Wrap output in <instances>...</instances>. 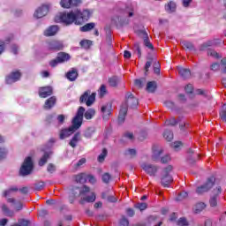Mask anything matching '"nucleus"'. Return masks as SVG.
<instances>
[{
  "instance_id": "obj_1",
  "label": "nucleus",
  "mask_w": 226,
  "mask_h": 226,
  "mask_svg": "<svg viewBox=\"0 0 226 226\" xmlns=\"http://www.w3.org/2000/svg\"><path fill=\"white\" fill-rule=\"evenodd\" d=\"M91 17V11L89 10H83L82 11L79 9L66 12H60L55 17V22L66 24V26H71V24H76V26H81L85 20H89Z\"/></svg>"
},
{
  "instance_id": "obj_2",
  "label": "nucleus",
  "mask_w": 226,
  "mask_h": 226,
  "mask_svg": "<svg viewBox=\"0 0 226 226\" xmlns=\"http://www.w3.org/2000/svg\"><path fill=\"white\" fill-rule=\"evenodd\" d=\"M90 192L91 189L87 187V185H83L82 187H73L70 191V204H73L77 197H79L81 199V204H84L85 202H94L96 200V195L94 194V192L90 193Z\"/></svg>"
},
{
  "instance_id": "obj_3",
  "label": "nucleus",
  "mask_w": 226,
  "mask_h": 226,
  "mask_svg": "<svg viewBox=\"0 0 226 226\" xmlns=\"http://www.w3.org/2000/svg\"><path fill=\"white\" fill-rule=\"evenodd\" d=\"M84 112H86V109L84 107H79L76 116L72 119V126H70L67 129H63L60 132V139L61 140H64V139H68L70 135H73L79 128L82 126V121H84Z\"/></svg>"
},
{
  "instance_id": "obj_4",
  "label": "nucleus",
  "mask_w": 226,
  "mask_h": 226,
  "mask_svg": "<svg viewBox=\"0 0 226 226\" xmlns=\"http://www.w3.org/2000/svg\"><path fill=\"white\" fill-rule=\"evenodd\" d=\"M125 17H133V11H130L128 8H122L119 11V15L112 19V22H114L116 26H124Z\"/></svg>"
},
{
  "instance_id": "obj_5",
  "label": "nucleus",
  "mask_w": 226,
  "mask_h": 226,
  "mask_svg": "<svg viewBox=\"0 0 226 226\" xmlns=\"http://www.w3.org/2000/svg\"><path fill=\"white\" fill-rule=\"evenodd\" d=\"M216 181V178L215 177H210L207 179L206 183H204L202 185L198 186L196 188V193L198 195H202L203 193H207V192H209L213 186H215V183Z\"/></svg>"
},
{
  "instance_id": "obj_6",
  "label": "nucleus",
  "mask_w": 226,
  "mask_h": 226,
  "mask_svg": "<svg viewBox=\"0 0 226 226\" xmlns=\"http://www.w3.org/2000/svg\"><path fill=\"white\" fill-rule=\"evenodd\" d=\"M170 172H172V166H168L162 170V177L161 178V185L164 186V188H169L170 186V183L174 181L172 176H170Z\"/></svg>"
},
{
  "instance_id": "obj_7",
  "label": "nucleus",
  "mask_w": 226,
  "mask_h": 226,
  "mask_svg": "<svg viewBox=\"0 0 226 226\" xmlns=\"http://www.w3.org/2000/svg\"><path fill=\"white\" fill-rule=\"evenodd\" d=\"M96 102V93L87 90L79 98V103H86L87 107H91Z\"/></svg>"
},
{
  "instance_id": "obj_8",
  "label": "nucleus",
  "mask_w": 226,
  "mask_h": 226,
  "mask_svg": "<svg viewBox=\"0 0 226 226\" xmlns=\"http://www.w3.org/2000/svg\"><path fill=\"white\" fill-rule=\"evenodd\" d=\"M33 172V159L26 157L19 170L20 176H29Z\"/></svg>"
},
{
  "instance_id": "obj_9",
  "label": "nucleus",
  "mask_w": 226,
  "mask_h": 226,
  "mask_svg": "<svg viewBox=\"0 0 226 226\" xmlns=\"http://www.w3.org/2000/svg\"><path fill=\"white\" fill-rule=\"evenodd\" d=\"M122 105H127V108L136 109L137 105H139V100L133 96V94L127 93L125 95V103Z\"/></svg>"
},
{
  "instance_id": "obj_10",
  "label": "nucleus",
  "mask_w": 226,
  "mask_h": 226,
  "mask_svg": "<svg viewBox=\"0 0 226 226\" xmlns=\"http://www.w3.org/2000/svg\"><path fill=\"white\" fill-rule=\"evenodd\" d=\"M49 6L47 4H43L39 7L34 13V17L35 19H43L47 13H49Z\"/></svg>"
},
{
  "instance_id": "obj_11",
  "label": "nucleus",
  "mask_w": 226,
  "mask_h": 226,
  "mask_svg": "<svg viewBox=\"0 0 226 226\" xmlns=\"http://www.w3.org/2000/svg\"><path fill=\"white\" fill-rule=\"evenodd\" d=\"M222 193V187L218 186L213 191V195L210 198V206L211 207H216V205L218 204V195Z\"/></svg>"
},
{
  "instance_id": "obj_12",
  "label": "nucleus",
  "mask_w": 226,
  "mask_h": 226,
  "mask_svg": "<svg viewBox=\"0 0 226 226\" xmlns=\"http://www.w3.org/2000/svg\"><path fill=\"white\" fill-rule=\"evenodd\" d=\"M63 42L60 41H50L47 42L48 50H63Z\"/></svg>"
},
{
  "instance_id": "obj_13",
  "label": "nucleus",
  "mask_w": 226,
  "mask_h": 226,
  "mask_svg": "<svg viewBox=\"0 0 226 226\" xmlns=\"http://www.w3.org/2000/svg\"><path fill=\"white\" fill-rule=\"evenodd\" d=\"M82 4V0H61L60 5L62 8H72V6H79Z\"/></svg>"
},
{
  "instance_id": "obj_14",
  "label": "nucleus",
  "mask_w": 226,
  "mask_h": 226,
  "mask_svg": "<svg viewBox=\"0 0 226 226\" xmlns=\"http://www.w3.org/2000/svg\"><path fill=\"white\" fill-rule=\"evenodd\" d=\"M143 170L148 174V176H155L156 172H158V166H154L152 164L143 163L141 165Z\"/></svg>"
},
{
  "instance_id": "obj_15",
  "label": "nucleus",
  "mask_w": 226,
  "mask_h": 226,
  "mask_svg": "<svg viewBox=\"0 0 226 226\" xmlns=\"http://www.w3.org/2000/svg\"><path fill=\"white\" fill-rule=\"evenodd\" d=\"M21 74L19 72H11V75H9L6 78V83L7 84H13L19 80H20Z\"/></svg>"
},
{
  "instance_id": "obj_16",
  "label": "nucleus",
  "mask_w": 226,
  "mask_h": 226,
  "mask_svg": "<svg viewBox=\"0 0 226 226\" xmlns=\"http://www.w3.org/2000/svg\"><path fill=\"white\" fill-rule=\"evenodd\" d=\"M127 112H128V106L126 104L122 105L119 111V115H118L119 124H123V123H124V119L126 117Z\"/></svg>"
},
{
  "instance_id": "obj_17",
  "label": "nucleus",
  "mask_w": 226,
  "mask_h": 226,
  "mask_svg": "<svg viewBox=\"0 0 226 226\" xmlns=\"http://www.w3.org/2000/svg\"><path fill=\"white\" fill-rule=\"evenodd\" d=\"M103 116V119H105L107 121V119H109V117H110V114L112 112V104L110 103H107L106 105L102 106L101 109Z\"/></svg>"
},
{
  "instance_id": "obj_18",
  "label": "nucleus",
  "mask_w": 226,
  "mask_h": 226,
  "mask_svg": "<svg viewBox=\"0 0 226 226\" xmlns=\"http://www.w3.org/2000/svg\"><path fill=\"white\" fill-rule=\"evenodd\" d=\"M43 151H44V154L39 161L40 167H43V165L47 163V160L50 158V154H52V150L50 148H45L43 149Z\"/></svg>"
},
{
  "instance_id": "obj_19",
  "label": "nucleus",
  "mask_w": 226,
  "mask_h": 226,
  "mask_svg": "<svg viewBox=\"0 0 226 226\" xmlns=\"http://www.w3.org/2000/svg\"><path fill=\"white\" fill-rule=\"evenodd\" d=\"M52 94V88L50 87H44L39 89V96L40 98H47L51 96Z\"/></svg>"
},
{
  "instance_id": "obj_20",
  "label": "nucleus",
  "mask_w": 226,
  "mask_h": 226,
  "mask_svg": "<svg viewBox=\"0 0 226 226\" xmlns=\"http://www.w3.org/2000/svg\"><path fill=\"white\" fill-rule=\"evenodd\" d=\"M220 43H222V40L220 39H214V40L208 41L207 42H204L201 45L200 50H204L207 49V47H215V45H220Z\"/></svg>"
},
{
  "instance_id": "obj_21",
  "label": "nucleus",
  "mask_w": 226,
  "mask_h": 226,
  "mask_svg": "<svg viewBox=\"0 0 226 226\" xmlns=\"http://www.w3.org/2000/svg\"><path fill=\"white\" fill-rule=\"evenodd\" d=\"M57 31H59V26H50L44 31V36H55V34H57Z\"/></svg>"
},
{
  "instance_id": "obj_22",
  "label": "nucleus",
  "mask_w": 226,
  "mask_h": 226,
  "mask_svg": "<svg viewBox=\"0 0 226 226\" xmlns=\"http://www.w3.org/2000/svg\"><path fill=\"white\" fill-rule=\"evenodd\" d=\"M65 77L70 80V82H75L77 80V77H79V72H77V69L72 68L67 72Z\"/></svg>"
},
{
  "instance_id": "obj_23",
  "label": "nucleus",
  "mask_w": 226,
  "mask_h": 226,
  "mask_svg": "<svg viewBox=\"0 0 226 226\" xmlns=\"http://www.w3.org/2000/svg\"><path fill=\"white\" fill-rule=\"evenodd\" d=\"M164 8L167 13H175L176 10H177V4L174 1H170L165 4Z\"/></svg>"
},
{
  "instance_id": "obj_24",
  "label": "nucleus",
  "mask_w": 226,
  "mask_h": 226,
  "mask_svg": "<svg viewBox=\"0 0 226 226\" xmlns=\"http://www.w3.org/2000/svg\"><path fill=\"white\" fill-rule=\"evenodd\" d=\"M0 209H1L2 213L4 215V216H9L10 218L13 217L14 212L10 209L8 205H6L4 203L0 205Z\"/></svg>"
},
{
  "instance_id": "obj_25",
  "label": "nucleus",
  "mask_w": 226,
  "mask_h": 226,
  "mask_svg": "<svg viewBox=\"0 0 226 226\" xmlns=\"http://www.w3.org/2000/svg\"><path fill=\"white\" fill-rule=\"evenodd\" d=\"M7 202L9 204H12L15 211H21V209L23 207L22 202L17 201L14 198L7 199Z\"/></svg>"
},
{
  "instance_id": "obj_26",
  "label": "nucleus",
  "mask_w": 226,
  "mask_h": 226,
  "mask_svg": "<svg viewBox=\"0 0 226 226\" xmlns=\"http://www.w3.org/2000/svg\"><path fill=\"white\" fill-rule=\"evenodd\" d=\"M71 57L72 56H70V54L65 52H60L56 56V58L60 62V64L70 61Z\"/></svg>"
},
{
  "instance_id": "obj_27",
  "label": "nucleus",
  "mask_w": 226,
  "mask_h": 226,
  "mask_svg": "<svg viewBox=\"0 0 226 226\" xmlns=\"http://www.w3.org/2000/svg\"><path fill=\"white\" fill-rule=\"evenodd\" d=\"M76 183H80V185H84L87 183V174L80 173L75 177Z\"/></svg>"
},
{
  "instance_id": "obj_28",
  "label": "nucleus",
  "mask_w": 226,
  "mask_h": 226,
  "mask_svg": "<svg viewBox=\"0 0 226 226\" xmlns=\"http://www.w3.org/2000/svg\"><path fill=\"white\" fill-rule=\"evenodd\" d=\"M178 72L179 75L184 79H190V77L192 76V72H190V70L183 67H178Z\"/></svg>"
},
{
  "instance_id": "obj_29",
  "label": "nucleus",
  "mask_w": 226,
  "mask_h": 226,
  "mask_svg": "<svg viewBox=\"0 0 226 226\" xmlns=\"http://www.w3.org/2000/svg\"><path fill=\"white\" fill-rule=\"evenodd\" d=\"M80 140V132H76L71 141L69 142V145L71 147H77V144Z\"/></svg>"
},
{
  "instance_id": "obj_30",
  "label": "nucleus",
  "mask_w": 226,
  "mask_h": 226,
  "mask_svg": "<svg viewBox=\"0 0 226 226\" xmlns=\"http://www.w3.org/2000/svg\"><path fill=\"white\" fill-rule=\"evenodd\" d=\"M56 97L52 96V97L49 98V99L45 102L44 109H52V107H54V105H56Z\"/></svg>"
},
{
  "instance_id": "obj_31",
  "label": "nucleus",
  "mask_w": 226,
  "mask_h": 226,
  "mask_svg": "<svg viewBox=\"0 0 226 226\" xmlns=\"http://www.w3.org/2000/svg\"><path fill=\"white\" fill-rule=\"evenodd\" d=\"M163 154V149L159 148L156 150H153V154H152V160L154 162H158L159 160H161L160 156H162V154Z\"/></svg>"
},
{
  "instance_id": "obj_32",
  "label": "nucleus",
  "mask_w": 226,
  "mask_h": 226,
  "mask_svg": "<svg viewBox=\"0 0 226 226\" xmlns=\"http://www.w3.org/2000/svg\"><path fill=\"white\" fill-rule=\"evenodd\" d=\"M19 192V187L13 185L11 186L9 189L4 191L3 197H10L11 193Z\"/></svg>"
},
{
  "instance_id": "obj_33",
  "label": "nucleus",
  "mask_w": 226,
  "mask_h": 226,
  "mask_svg": "<svg viewBox=\"0 0 226 226\" xmlns=\"http://www.w3.org/2000/svg\"><path fill=\"white\" fill-rule=\"evenodd\" d=\"M181 119H183V117H178L177 120H176L175 117H171L170 119L165 121V125L166 126H176V124H177L181 121Z\"/></svg>"
},
{
  "instance_id": "obj_34",
  "label": "nucleus",
  "mask_w": 226,
  "mask_h": 226,
  "mask_svg": "<svg viewBox=\"0 0 226 226\" xmlns=\"http://www.w3.org/2000/svg\"><path fill=\"white\" fill-rule=\"evenodd\" d=\"M147 93H154L156 91V83L154 81H149L147 84Z\"/></svg>"
},
{
  "instance_id": "obj_35",
  "label": "nucleus",
  "mask_w": 226,
  "mask_h": 226,
  "mask_svg": "<svg viewBox=\"0 0 226 226\" xmlns=\"http://www.w3.org/2000/svg\"><path fill=\"white\" fill-rule=\"evenodd\" d=\"M79 45L80 47H82V49H88L91 48V45H93V41H89V40H82L80 42H79Z\"/></svg>"
},
{
  "instance_id": "obj_36",
  "label": "nucleus",
  "mask_w": 226,
  "mask_h": 226,
  "mask_svg": "<svg viewBox=\"0 0 226 226\" xmlns=\"http://www.w3.org/2000/svg\"><path fill=\"white\" fill-rule=\"evenodd\" d=\"M91 29H94V23H87L80 27L82 33H87V31H91Z\"/></svg>"
},
{
  "instance_id": "obj_37",
  "label": "nucleus",
  "mask_w": 226,
  "mask_h": 226,
  "mask_svg": "<svg viewBox=\"0 0 226 226\" xmlns=\"http://www.w3.org/2000/svg\"><path fill=\"white\" fill-rule=\"evenodd\" d=\"M96 111L94 109H89L85 112V119H93Z\"/></svg>"
},
{
  "instance_id": "obj_38",
  "label": "nucleus",
  "mask_w": 226,
  "mask_h": 226,
  "mask_svg": "<svg viewBox=\"0 0 226 226\" xmlns=\"http://www.w3.org/2000/svg\"><path fill=\"white\" fill-rule=\"evenodd\" d=\"M144 45L150 50H153L154 47L153 46V43L149 41V37L147 36V34H145V38H144Z\"/></svg>"
},
{
  "instance_id": "obj_39",
  "label": "nucleus",
  "mask_w": 226,
  "mask_h": 226,
  "mask_svg": "<svg viewBox=\"0 0 226 226\" xmlns=\"http://www.w3.org/2000/svg\"><path fill=\"white\" fill-rule=\"evenodd\" d=\"M109 84L111 87H116V86L119 84V78H117V76L109 78Z\"/></svg>"
},
{
  "instance_id": "obj_40",
  "label": "nucleus",
  "mask_w": 226,
  "mask_h": 226,
  "mask_svg": "<svg viewBox=\"0 0 226 226\" xmlns=\"http://www.w3.org/2000/svg\"><path fill=\"white\" fill-rule=\"evenodd\" d=\"M163 137L168 142H170L172 139H174V134L172 133V131L166 130L163 133Z\"/></svg>"
},
{
  "instance_id": "obj_41",
  "label": "nucleus",
  "mask_w": 226,
  "mask_h": 226,
  "mask_svg": "<svg viewBox=\"0 0 226 226\" xmlns=\"http://www.w3.org/2000/svg\"><path fill=\"white\" fill-rule=\"evenodd\" d=\"M125 156H129L130 158H135L137 156V150L133 148H129L125 151Z\"/></svg>"
},
{
  "instance_id": "obj_42",
  "label": "nucleus",
  "mask_w": 226,
  "mask_h": 226,
  "mask_svg": "<svg viewBox=\"0 0 226 226\" xmlns=\"http://www.w3.org/2000/svg\"><path fill=\"white\" fill-rule=\"evenodd\" d=\"M182 46L185 49H187V50H195V47H193V44L190 41H182Z\"/></svg>"
},
{
  "instance_id": "obj_43",
  "label": "nucleus",
  "mask_w": 226,
  "mask_h": 226,
  "mask_svg": "<svg viewBox=\"0 0 226 226\" xmlns=\"http://www.w3.org/2000/svg\"><path fill=\"white\" fill-rule=\"evenodd\" d=\"M220 117H221L222 121L226 123V104H223V106L222 107V109L220 112Z\"/></svg>"
},
{
  "instance_id": "obj_44",
  "label": "nucleus",
  "mask_w": 226,
  "mask_h": 226,
  "mask_svg": "<svg viewBox=\"0 0 226 226\" xmlns=\"http://www.w3.org/2000/svg\"><path fill=\"white\" fill-rule=\"evenodd\" d=\"M133 50L135 54H137L138 57H141L142 51L140 50V45L138 42L134 43Z\"/></svg>"
},
{
  "instance_id": "obj_45",
  "label": "nucleus",
  "mask_w": 226,
  "mask_h": 226,
  "mask_svg": "<svg viewBox=\"0 0 226 226\" xmlns=\"http://www.w3.org/2000/svg\"><path fill=\"white\" fill-rule=\"evenodd\" d=\"M203 209H206V204L200 202L197 203L195 206V213H200V211H202Z\"/></svg>"
},
{
  "instance_id": "obj_46",
  "label": "nucleus",
  "mask_w": 226,
  "mask_h": 226,
  "mask_svg": "<svg viewBox=\"0 0 226 226\" xmlns=\"http://www.w3.org/2000/svg\"><path fill=\"white\" fill-rule=\"evenodd\" d=\"M207 56H210L215 59H219L220 57V55L215 50H213V49H207Z\"/></svg>"
},
{
  "instance_id": "obj_47",
  "label": "nucleus",
  "mask_w": 226,
  "mask_h": 226,
  "mask_svg": "<svg viewBox=\"0 0 226 226\" xmlns=\"http://www.w3.org/2000/svg\"><path fill=\"white\" fill-rule=\"evenodd\" d=\"M93 133H94V128L90 127L85 132L84 136L86 139H91V137H93Z\"/></svg>"
},
{
  "instance_id": "obj_48",
  "label": "nucleus",
  "mask_w": 226,
  "mask_h": 226,
  "mask_svg": "<svg viewBox=\"0 0 226 226\" xmlns=\"http://www.w3.org/2000/svg\"><path fill=\"white\" fill-rule=\"evenodd\" d=\"M8 154V150L4 147H0V161L4 160Z\"/></svg>"
},
{
  "instance_id": "obj_49",
  "label": "nucleus",
  "mask_w": 226,
  "mask_h": 226,
  "mask_svg": "<svg viewBox=\"0 0 226 226\" xmlns=\"http://www.w3.org/2000/svg\"><path fill=\"white\" fill-rule=\"evenodd\" d=\"M136 209H139V211H145V209H147V203H137L135 205Z\"/></svg>"
},
{
  "instance_id": "obj_50",
  "label": "nucleus",
  "mask_w": 226,
  "mask_h": 226,
  "mask_svg": "<svg viewBox=\"0 0 226 226\" xmlns=\"http://www.w3.org/2000/svg\"><path fill=\"white\" fill-rule=\"evenodd\" d=\"M105 156H107V148H103L102 153L98 156V162L101 163L104 162Z\"/></svg>"
},
{
  "instance_id": "obj_51",
  "label": "nucleus",
  "mask_w": 226,
  "mask_h": 226,
  "mask_svg": "<svg viewBox=\"0 0 226 226\" xmlns=\"http://www.w3.org/2000/svg\"><path fill=\"white\" fill-rule=\"evenodd\" d=\"M57 64H61V62L57 59V57L49 61V66H51V68H56Z\"/></svg>"
},
{
  "instance_id": "obj_52",
  "label": "nucleus",
  "mask_w": 226,
  "mask_h": 226,
  "mask_svg": "<svg viewBox=\"0 0 226 226\" xmlns=\"http://www.w3.org/2000/svg\"><path fill=\"white\" fill-rule=\"evenodd\" d=\"M177 225H179V226H188V221H186V218L181 217L177 221Z\"/></svg>"
},
{
  "instance_id": "obj_53",
  "label": "nucleus",
  "mask_w": 226,
  "mask_h": 226,
  "mask_svg": "<svg viewBox=\"0 0 226 226\" xmlns=\"http://www.w3.org/2000/svg\"><path fill=\"white\" fill-rule=\"evenodd\" d=\"M100 96H105L107 94V87L105 85H102L99 91Z\"/></svg>"
},
{
  "instance_id": "obj_54",
  "label": "nucleus",
  "mask_w": 226,
  "mask_h": 226,
  "mask_svg": "<svg viewBox=\"0 0 226 226\" xmlns=\"http://www.w3.org/2000/svg\"><path fill=\"white\" fill-rule=\"evenodd\" d=\"M161 163H169L170 162V155L166 154L160 159Z\"/></svg>"
},
{
  "instance_id": "obj_55",
  "label": "nucleus",
  "mask_w": 226,
  "mask_h": 226,
  "mask_svg": "<svg viewBox=\"0 0 226 226\" xmlns=\"http://www.w3.org/2000/svg\"><path fill=\"white\" fill-rule=\"evenodd\" d=\"M120 225L121 226H129L130 225V221L126 217H122L120 220Z\"/></svg>"
},
{
  "instance_id": "obj_56",
  "label": "nucleus",
  "mask_w": 226,
  "mask_h": 226,
  "mask_svg": "<svg viewBox=\"0 0 226 226\" xmlns=\"http://www.w3.org/2000/svg\"><path fill=\"white\" fill-rule=\"evenodd\" d=\"M110 179H111L110 174L104 173L102 175V181H103V183H109L110 181Z\"/></svg>"
},
{
  "instance_id": "obj_57",
  "label": "nucleus",
  "mask_w": 226,
  "mask_h": 226,
  "mask_svg": "<svg viewBox=\"0 0 226 226\" xmlns=\"http://www.w3.org/2000/svg\"><path fill=\"white\" fill-rule=\"evenodd\" d=\"M45 188V182H39L35 184V190H43Z\"/></svg>"
},
{
  "instance_id": "obj_58",
  "label": "nucleus",
  "mask_w": 226,
  "mask_h": 226,
  "mask_svg": "<svg viewBox=\"0 0 226 226\" xmlns=\"http://www.w3.org/2000/svg\"><path fill=\"white\" fill-rule=\"evenodd\" d=\"M211 70L213 72H218V70H220V64H218V63L212 64Z\"/></svg>"
},
{
  "instance_id": "obj_59",
  "label": "nucleus",
  "mask_w": 226,
  "mask_h": 226,
  "mask_svg": "<svg viewBox=\"0 0 226 226\" xmlns=\"http://www.w3.org/2000/svg\"><path fill=\"white\" fill-rule=\"evenodd\" d=\"M185 93H188L189 94L193 93V86L192 84L185 87Z\"/></svg>"
},
{
  "instance_id": "obj_60",
  "label": "nucleus",
  "mask_w": 226,
  "mask_h": 226,
  "mask_svg": "<svg viewBox=\"0 0 226 226\" xmlns=\"http://www.w3.org/2000/svg\"><path fill=\"white\" fill-rule=\"evenodd\" d=\"M87 181L91 183V185H94L96 183V178L93 175H87Z\"/></svg>"
},
{
  "instance_id": "obj_61",
  "label": "nucleus",
  "mask_w": 226,
  "mask_h": 226,
  "mask_svg": "<svg viewBox=\"0 0 226 226\" xmlns=\"http://www.w3.org/2000/svg\"><path fill=\"white\" fill-rule=\"evenodd\" d=\"M221 65L222 66V73H226V57L221 60Z\"/></svg>"
},
{
  "instance_id": "obj_62",
  "label": "nucleus",
  "mask_w": 226,
  "mask_h": 226,
  "mask_svg": "<svg viewBox=\"0 0 226 226\" xmlns=\"http://www.w3.org/2000/svg\"><path fill=\"white\" fill-rule=\"evenodd\" d=\"M47 170H48V172H50L52 174V172L56 171V166H54V164L50 163L48 165Z\"/></svg>"
},
{
  "instance_id": "obj_63",
  "label": "nucleus",
  "mask_w": 226,
  "mask_h": 226,
  "mask_svg": "<svg viewBox=\"0 0 226 226\" xmlns=\"http://www.w3.org/2000/svg\"><path fill=\"white\" fill-rule=\"evenodd\" d=\"M192 0H182V4L184 8H188L192 4Z\"/></svg>"
},
{
  "instance_id": "obj_64",
  "label": "nucleus",
  "mask_w": 226,
  "mask_h": 226,
  "mask_svg": "<svg viewBox=\"0 0 226 226\" xmlns=\"http://www.w3.org/2000/svg\"><path fill=\"white\" fill-rule=\"evenodd\" d=\"M185 197H188V193L185 192H181L177 198V200H181L182 199H185Z\"/></svg>"
}]
</instances>
